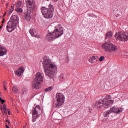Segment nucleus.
<instances>
[{
  "mask_svg": "<svg viewBox=\"0 0 128 128\" xmlns=\"http://www.w3.org/2000/svg\"><path fill=\"white\" fill-rule=\"evenodd\" d=\"M42 66L44 67L46 76H47L50 78H54L58 70L56 64L52 62L48 56H44Z\"/></svg>",
  "mask_w": 128,
  "mask_h": 128,
  "instance_id": "1",
  "label": "nucleus"
},
{
  "mask_svg": "<svg viewBox=\"0 0 128 128\" xmlns=\"http://www.w3.org/2000/svg\"><path fill=\"white\" fill-rule=\"evenodd\" d=\"M112 98V96L110 95H107L106 96V98L103 99H100L98 100V102H96L95 106L98 108H102V106H105V108H109L110 106L114 100H108Z\"/></svg>",
  "mask_w": 128,
  "mask_h": 128,
  "instance_id": "2",
  "label": "nucleus"
},
{
  "mask_svg": "<svg viewBox=\"0 0 128 128\" xmlns=\"http://www.w3.org/2000/svg\"><path fill=\"white\" fill-rule=\"evenodd\" d=\"M64 34L62 27L59 25V28L56 29L54 32H50L46 36V38L49 42H52L54 38H60Z\"/></svg>",
  "mask_w": 128,
  "mask_h": 128,
  "instance_id": "3",
  "label": "nucleus"
},
{
  "mask_svg": "<svg viewBox=\"0 0 128 128\" xmlns=\"http://www.w3.org/2000/svg\"><path fill=\"white\" fill-rule=\"evenodd\" d=\"M40 10L42 15L44 16L45 18H52L54 16V6L51 4H50L48 6V8L46 7H42Z\"/></svg>",
  "mask_w": 128,
  "mask_h": 128,
  "instance_id": "4",
  "label": "nucleus"
},
{
  "mask_svg": "<svg viewBox=\"0 0 128 128\" xmlns=\"http://www.w3.org/2000/svg\"><path fill=\"white\" fill-rule=\"evenodd\" d=\"M42 80H44L42 74L40 72H37L34 78L32 88L38 90L40 88V82H42Z\"/></svg>",
  "mask_w": 128,
  "mask_h": 128,
  "instance_id": "5",
  "label": "nucleus"
},
{
  "mask_svg": "<svg viewBox=\"0 0 128 128\" xmlns=\"http://www.w3.org/2000/svg\"><path fill=\"white\" fill-rule=\"evenodd\" d=\"M102 48L105 52H118V47L110 42L104 43L102 45Z\"/></svg>",
  "mask_w": 128,
  "mask_h": 128,
  "instance_id": "6",
  "label": "nucleus"
},
{
  "mask_svg": "<svg viewBox=\"0 0 128 128\" xmlns=\"http://www.w3.org/2000/svg\"><path fill=\"white\" fill-rule=\"evenodd\" d=\"M56 108H60L64 104V95L62 93L58 92L56 94Z\"/></svg>",
  "mask_w": 128,
  "mask_h": 128,
  "instance_id": "7",
  "label": "nucleus"
},
{
  "mask_svg": "<svg viewBox=\"0 0 128 128\" xmlns=\"http://www.w3.org/2000/svg\"><path fill=\"white\" fill-rule=\"evenodd\" d=\"M114 38L116 40H120V42H124L128 40V32H125L122 34L118 32L115 34Z\"/></svg>",
  "mask_w": 128,
  "mask_h": 128,
  "instance_id": "8",
  "label": "nucleus"
},
{
  "mask_svg": "<svg viewBox=\"0 0 128 128\" xmlns=\"http://www.w3.org/2000/svg\"><path fill=\"white\" fill-rule=\"evenodd\" d=\"M27 8V12L32 14V10H34V0H26Z\"/></svg>",
  "mask_w": 128,
  "mask_h": 128,
  "instance_id": "9",
  "label": "nucleus"
},
{
  "mask_svg": "<svg viewBox=\"0 0 128 128\" xmlns=\"http://www.w3.org/2000/svg\"><path fill=\"white\" fill-rule=\"evenodd\" d=\"M17 26L18 24H16V23H14L12 22L9 21L7 23L6 30L8 32H14V30H16Z\"/></svg>",
  "mask_w": 128,
  "mask_h": 128,
  "instance_id": "10",
  "label": "nucleus"
},
{
  "mask_svg": "<svg viewBox=\"0 0 128 128\" xmlns=\"http://www.w3.org/2000/svg\"><path fill=\"white\" fill-rule=\"evenodd\" d=\"M110 111L112 112H115V114H120V112H122V108H118L116 106H114L110 108Z\"/></svg>",
  "mask_w": 128,
  "mask_h": 128,
  "instance_id": "11",
  "label": "nucleus"
},
{
  "mask_svg": "<svg viewBox=\"0 0 128 128\" xmlns=\"http://www.w3.org/2000/svg\"><path fill=\"white\" fill-rule=\"evenodd\" d=\"M24 68L23 66L14 72V74L18 76H20L22 74H24Z\"/></svg>",
  "mask_w": 128,
  "mask_h": 128,
  "instance_id": "12",
  "label": "nucleus"
},
{
  "mask_svg": "<svg viewBox=\"0 0 128 128\" xmlns=\"http://www.w3.org/2000/svg\"><path fill=\"white\" fill-rule=\"evenodd\" d=\"M8 52V50L3 46L0 45V56H6Z\"/></svg>",
  "mask_w": 128,
  "mask_h": 128,
  "instance_id": "13",
  "label": "nucleus"
},
{
  "mask_svg": "<svg viewBox=\"0 0 128 128\" xmlns=\"http://www.w3.org/2000/svg\"><path fill=\"white\" fill-rule=\"evenodd\" d=\"M18 15H13L10 18V21L12 22H14V24H18Z\"/></svg>",
  "mask_w": 128,
  "mask_h": 128,
  "instance_id": "14",
  "label": "nucleus"
},
{
  "mask_svg": "<svg viewBox=\"0 0 128 128\" xmlns=\"http://www.w3.org/2000/svg\"><path fill=\"white\" fill-rule=\"evenodd\" d=\"M40 110V106H36L35 108L32 110V118H34V116L38 114V110Z\"/></svg>",
  "mask_w": 128,
  "mask_h": 128,
  "instance_id": "15",
  "label": "nucleus"
},
{
  "mask_svg": "<svg viewBox=\"0 0 128 128\" xmlns=\"http://www.w3.org/2000/svg\"><path fill=\"white\" fill-rule=\"evenodd\" d=\"M96 60V56H94L89 58L88 62H90V64H94V61Z\"/></svg>",
  "mask_w": 128,
  "mask_h": 128,
  "instance_id": "16",
  "label": "nucleus"
},
{
  "mask_svg": "<svg viewBox=\"0 0 128 128\" xmlns=\"http://www.w3.org/2000/svg\"><path fill=\"white\" fill-rule=\"evenodd\" d=\"M66 80V74L62 73L60 76V80H61V82H64V80Z\"/></svg>",
  "mask_w": 128,
  "mask_h": 128,
  "instance_id": "17",
  "label": "nucleus"
},
{
  "mask_svg": "<svg viewBox=\"0 0 128 128\" xmlns=\"http://www.w3.org/2000/svg\"><path fill=\"white\" fill-rule=\"evenodd\" d=\"M30 33L32 36H34V35L36 34V30L35 28H30Z\"/></svg>",
  "mask_w": 128,
  "mask_h": 128,
  "instance_id": "18",
  "label": "nucleus"
},
{
  "mask_svg": "<svg viewBox=\"0 0 128 128\" xmlns=\"http://www.w3.org/2000/svg\"><path fill=\"white\" fill-rule=\"evenodd\" d=\"M112 36V32L110 31L106 34V38H110Z\"/></svg>",
  "mask_w": 128,
  "mask_h": 128,
  "instance_id": "19",
  "label": "nucleus"
},
{
  "mask_svg": "<svg viewBox=\"0 0 128 128\" xmlns=\"http://www.w3.org/2000/svg\"><path fill=\"white\" fill-rule=\"evenodd\" d=\"M110 114H112V112L110 111V110H108L107 111H106L105 112H104V116L105 117H106V116H108V115Z\"/></svg>",
  "mask_w": 128,
  "mask_h": 128,
  "instance_id": "20",
  "label": "nucleus"
},
{
  "mask_svg": "<svg viewBox=\"0 0 128 128\" xmlns=\"http://www.w3.org/2000/svg\"><path fill=\"white\" fill-rule=\"evenodd\" d=\"M12 92L14 94H18V87L16 86H13V88H12Z\"/></svg>",
  "mask_w": 128,
  "mask_h": 128,
  "instance_id": "21",
  "label": "nucleus"
},
{
  "mask_svg": "<svg viewBox=\"0 0 128 128\" xmlns=\"http://www.w3.org/2000/svg\"><path fill=\"white\" fill-rule=\"evenodd\" d=\"M24 18L27 20L28 22L30 20V14H26L24 15Z\"/></svg>",
  "mask_w": 128,
  "mask_h": 128,
  "instance_id": "22",
  "label": "nucleus"
},
{
  "mask_svg": "<svg viewBox=\"0 0 128 128\" xmlns=\"http://www.w3.org/2000/svg\"><path fill=\"white\" fill-rule=\"evenodd\" d=\"M15 10L16 12H18L20 14H22V8H16V9H15Z\"/></svg>",
  "mask_w": 128,
  "mask_h": 128,
  "instance_id": "23",
  "label": "nucleus"
},
{
  "mask_svg": "<svg viewBox=\"0 0 128 128\" xmlns=\"http://www.w3.org/2000/svg\"><path fill=\"white\" fill-rule=\"evenodd\" d=\"M14 6H12L11 8H10V10L8 12V14H12V12H14Z\"/></svg>",
  "mask_w": 128,
  "mask_h": 128,
  "instance_id": "24",
  "label": "nucleus"
},
{
  "mask_svg": "<svg viewBox=\"0 0 128 128\" xmlns=\"http://www.w3.org/2000/svg\"><path fill=\"white\" fill-rule=\"evenodd\" d=\"M54 88L52 86H50L45 89V92H50Z\"/></svg>",
  "mask_w": 128,
  "mask_h": 128,
  "instance_id": "25",
  "label": "nucleus"
},
{
  "mask_svg": "<svg viewBox=\"0 0 128 128\" xmlns=\"http://www.w3.org/2000/svg\"><path fill=\"white\" fill-rule=\"evenodd\" d=\"M20 6H22V2L19 1L16 4V8H20Z\"/></svg>",
  "mask_w": 128,
  "mask_h": 128,
  "instance_id": "26",
  "label": "nucleus"
},
{
  "mask_svg": "<svg viewBox=\"0 0 128 128\" xmlns=\"http://www.w3.org/2000/svg\"><path fill=\"white\" fill-rule=\"evenodd\" d=\"M104 56H100L99 58V62H104Z\"/></svg>",
  "mask_w": 128,
  "mask_h": 128,
  "instance_id": "27",
  "label": "nucleus"
},
{
  "mask_svg": "<svg viewBox=\"0 0 128 128\" xmlns=\"http://www.w3.org/2000/svg\"><path fill=\"white\" fill-rule=\"evenodd\" d=\"M39 116H40V115L37 114V115L35 117V119H34V118H33V119L32 120V122H36V119L38 118Z\"/></svg>",
  "mask_w": 128,
  "mask_h": 128,
  "instance_id": "28",
  "label": "nucleus"
},
{
  "mask_svg": "<svg viewBox=\"0 0 128 128\" xmlns=\"http://www.w3.org/2000/svg\"><path fill=\"white\" fill-rule=\"evenodd\" d=\"M0 102H2V104H4V102H6V101L2 100L1 97H0Z\"/></svg>",
  "mask_w": 128,
  "mask_h": 128,
  "instance_id": "29",
  "label": "nucleus"
},
{
  "mask_svg": "<svg viewBox=\"0 0 128 128\" xmlns=\"http://www.w3.org/2000/svg\"><path fill=\"white\" fill-rule=\"evenodd\" d=\"M34 36H35V38H40V35L38 34H35Z\"/></svg>",
  "mask_w": 128,
  "mask_h": 128,
  "instance_id": "30",
  "label": "nucleus"
},
{
  "mask_svg": "<svg viewBox=\"0 0 128 128\" xmlns=\"http://www.w3.org/2000/svg\"><path fill=\"white\" fill-rule=\"evenodd\" d=\"M4 114H8V109H4Z\"/></svg>",
  "mask_w": 128,
  "mask_h": 128,
  "instance_id": "31",
  "label": "nucleus"
},
{
  "mask_svg": "<svg viewBox=\"0 0 128 128\" xmlns=\"http://www.w3.org/2000/svg\"><path fill=\"white\" fill-rule=\"evenodd\" d=\"M3 108L4 110L6 109V104H3Z\"/></svg>",
  "mask_w": 128,
  "mask_h": 128,
  "instance_id": "32",
  "label": "nucleus"
},
{
  "mask_svg": "<svg viewBox=\"0 0 128 128\" xmlns=\"http://www.w3.org/2000/svg\"><path fill=\"white\" fill-rule=\"evenodd\" d=\"M8 114H9V115L10 114V110L8 109Z\"/></svg>",
  "mask_w": 128,
  "mask_h": 128,
  "instance_id": "33",
  "label": "nucleus"
},
{
  "mask_svg": "<svg viewBox=\"0 0 128 128\" xmlns=\"http://www.w3.org/2000/svg\"><path fill=\"white\" fill-rule=\"evenodd\" d=\"M6 122L8 123V124L9 125L10 124V121H8V120H6Z\"/></svg>",
  "mask_w": 128,
  "mask_h": 128,
  "instance_id": "34",
  "label": "nucleus"
},
{
  "mask_svg": "<svg viewBox=\"0 0 128 128\" xmlns=\"http://www.w3.org/2000/svg\"><path fill=\"white\" fill-rule=\"evenodd\" d=\"M4 90H6V86L4 85Z\"/></svg>",
  "mask_w": 128,
  "mask_h": 128,
  "instance_id": "35",
  "label": "nucleus"
},
{
  "mask_svg": "<svg viewBox=\"0 0 128 128\" xmlns=\"http://www.w3.org/2000/svg\"><path fill=\"white\" fill-rule=\"evenodd\" d=\"M5 126H6V128H10V127L8 126V124H6Z\"/></svg>",
  "mask_w": 128,
  "mask_h": 128,
  "instance_id": "36",
  "label": "nucleus"
},
{
  "mask_svg": "<svg viewBox=\"0 0 128 128\" xmlns=\"http://www.w3.org/2000/svg\"><path fill=\"white\" fill-rule=\"evenodd\" d=\"M4 19L3 20V21L2 22V26H3L2 24H4Z\"/></svg>",
  "mask_w": 128,
  "mask_h": 128,
  "instance_id": "37",
  "label": "nucleus"
},
{
  "mask_svg": "<svg viewBox=\"0 0 128 128\" xmlns=\"http://www.w3.org/2000/svg\"><path fill=\"white\" fill-rule=\"evenodd\" d=\"M0 110H2V106L0 107Z\"/></svg>",
  "mask_w": 128,
  "mask_h": 128,
  "instance_id": "38",
  "label": "nucleus"
},
{
  "mask_svg": "<svg viewBox=\"0 0 128 128\" xmlns=\"http://www.w3.org/2000/svg\"><path fill=\"white\" fill-rule=\"evenodd\" d=\"M1 28H2V26H0V30Z\"/></svg>",
  "mask_w": 128,
  "mask_h": 128,
  "instance_id": "39",
  "label": "nucleus"
},
{
  "mask_svg": "<svg viewBox=\"0 0 128 128\" xmlns=\"http://www.w3.org/2000/svg\"><path fill=\"white\" fill-rule=\"evenodd\" d=\"M54 0V2H58V0Z\"/></svg>",
  "mask_w": 128,
  "mask_h": 128,
  "instance_id": "40",
  "label": "nucleus"
},
{
  "mask_svg": "<svg viewBox=\"0 0 128 128\" xmlns=\"http://www.w3.org/2000/svg\"><path fill=\"white\" fill-rule=\"evenodd\" d=\"M88 16H90V14H88Z\"/></svg>",
  "mask_w": 128,
  "mask_h": 128,
  "instance_id": "41",
  "label": "nucleus"
},
{
  "mask_svg": "<svg viewBox=\"0 0 128 128\" xmlns=\"http://www.w3.org/2000/svg\"><path fill=\"white\" fill-rule=\"evenodd\" d=\"M4 16H6V14H4Z\"/></svg>",
  "mask_w": 128,
  "mask_h": 128,
  "instance_id": "42",
  "label": "nucleus"
}]
</instances>
